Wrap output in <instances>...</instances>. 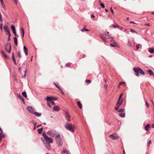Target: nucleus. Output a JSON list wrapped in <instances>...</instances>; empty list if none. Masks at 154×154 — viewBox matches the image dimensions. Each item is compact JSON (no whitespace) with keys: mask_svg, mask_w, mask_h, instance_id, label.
<instances>
[{"mask_svg":"<svg viewBox=\"0 0 154 154\" xmlns=\"http://www.w3.org/2000/svg\"><path fill=\"white\" fill-rule=\"evenodd\" d=\"M42 135L44 137V139L41 138L42 141L43 143L45 144L46 147L49 150H51V147L50 143H52L53 141L51 139L48 137L46 134L45 133L43 132L42 133Z\"/></svg>","mask_w":154,"mask_h":154,"instance_id":"f257e3e1","label":"nucleus"},{"mask_svg":"<svg viewBox=\"0 0 154 154\" xmlns=\"http://www.w3.org/2000/svg\"><path fill=\"white\" fill-rule=\"evenodd\" d=\"M65 128L67 130L72 132H74L76 128V127L74 124L66 122L64 125Z\"/></svg>","mask_w":154,"mask_h":154,"instance_id":"f03ea898","label":"nucleus"},{"mask_svg":"<svg viewBox=\"0 0 154 154\" xmlns=\"http://www.w3.org/2000/svg\"><path fill=\"white\" fill-rule=\"evenodd\" d=\"M133 70L135 72V75L137 76H139V73L143 75H145V73L143 70L141 69L139 67L134 68H133Z\"/></svg>","mask_w":154,"mask_h":154,"instance_id":"7ed1b4c3","label":"nucleus"},{"mask_svg":"<svg viewBox=\"0 0 154 154\" xmlns=\"http://www.w3.org/2000/svg\"><path fill=\"white\" fill-rule=\"evenodd\" d=\"M56 142L57 144L59 146H62V140L60 137V135H57L55 138Z\"/></svg>","mask_w":154,"mask_h":154,"instance_id":"20e7f679","label":"nucleus"},{"mask_svg":"<svg viewBox=\"0 0 154 154\" xmlns=\"http://www.w3.org/2000/svg\"><path fill=\"white\" fill-rule=\"evenodd\" d=\"M47 134L50 135L52 137H56V136L57 135H60L55 131H48L47 132Z\"/></svg>","mask_w":154,"mask_h":154,"instance_id":"39448f33","label":"nucleus"},{"mask_svg":"<svg viewBox=\"0 0 154 154\" xmlns=\"http://www.w3.org/2000/svg\"><path fill=\"white\" fill-rule=\"evenodd\" d=\"M5 49L6 51L10 53L11 51V45L10 43H8L7 45L5 46Z\"/></svg>","mask_w":154,"mask_h":154,"instance_id":"423d86ee","label":"nucleus"},{"mask_svg":"<svg viewBox=\"0 0 154 154\" xmlns=\"http://www.w3.org/2000/svg\"><path fill=\"white\" fill-rule=\"evenodd\" d=\"M109 137L113 140H116L118 138V135L116 134H113L110 135L109 136Z\"/></svg>","mask_w":154,"mask_h":154,"instance_id":"0eeeda50","label":"nucleus"},{"mask_svg":"<svg viewBox=\"0 0 154 154\" xmlns=\"http://www.w3.org/2000/svg\"><path fill=\"white\" fill-rule=\"evenodd\" d=\"M4 29L6 34H8L9 35V37H10L11 36V34L10 33V30L8 27L7 26H5L4 27Z\"/></svg>","mask_w":154,"mask_h":154,"instance_id":"6e6552de","label":"nucleus"},{"mask_svg":"<svg viewBox=\"0 0 154 154\" xmlns=\"http://www.w3.org/2000/svg\"><path fill=\"white\" fill-rule=\"evenodd\" d=\"M65 116L66 119L68 122H70V117L68 112H66L65 114Z\"/></svg>","mask_w":154,"mask_h":154,"instance_id":"1a4fd4ad","label":"nucleus"},{"mask_svg":"<svg viewBox=\"0 0 154 154\" xmlns=\"http://www.w3.org/2000/svg\"><path fill=\"white\" fill-rule=\"evenodd\" d=\"M53 98L52 97H47L46 98V100H47V105L48 106L50 107H51V106L50 104V103L49 102H51L52 100H53Z\"/></svg>","mask_w":154,"mask_h":154,"instance_id":"9d476101","label":"nucleus"},{"mask_svg":"<svg viewBox=\"0 0 154 154\" xmlns=\"http://www.w3.org/2000/svg\"><path fill=\"white\" fill-rule=\"evenodd\" d=\"M26 109L31 113H33L34 112L33 108L31 106H29L27 107Z\"/></svg>","mask_w":154,"mask_h":154,"instance_id":"9b49d317","label":"nucleus"},{"mask_svg":"<svg viewBox=\"0 0 154 154\" xmlns=\"http://www.w3.org/2000/svg\"><path fill=\"white\" fill-rule=\"evenodd\" d=\"M122 103V101H121L120 102L118 101L117 104L116 105V107H115V109L116 110H118L119 107L121 105Z\"/></svg>","mask_w":154,"mask_h":154,"instance_id":"f8f14e48","label":"nucleus"},{"mask_svg":"<svg viewBox=\"0 0 154 154\" xmlns=\"http://www.w3.org/2000/svg\"><path fill=\"white\" fill-rule=\"evenodd\" d=\"M53 110L54 111H58L60 110V108L58 106H55L53 107Z\"/></svg>","mask_w":154,"mask_h":154,"instance_id":"ddd939ff","label":"nucleus"},{"mask_svg":"<svg viewBox=\"0 0 154 154\" xmlns=\"http://www.w3.org/2000/svg\"><path fill=\"white\" fill-rule=\"evenodd\" d=\"M150 128V125L149 124H147L145 127V130L146 131H149Z\"/></svg>","mask_w":154,"mask_h":154,"instance_id":"4468645a","label":"nucleus"},{"mask_svg":"<svg viewBox=\"0 0 154 154\" xmlns=\"http://www.w3.org/2000/svg\"><path fill=\"white\" fill-rule=\"evenodd\" d=\"M61 154H69L68 151L65 148H64Z\"/></svg>","mask_w":154,"mask_h":154,"instance_id":"2eb2a0df","label":"nucleus"},{"mask_svg":"<svg viewBox=\"0 0 154 154\" xmlns=\"http://www.w3.org/2000/svg\"><path fill=\"white\" fill-rule=\"evenodd\" d=\"M24 51L25 52V55H28V49L25 46H23Z\"/></svg>","mask_w":154,"mask_h":154,"instance_id":"dca6fc26","label":"nucleus"},{"mask_svg":"<svg viewBox=\"0 0 154 154\" xmlns=\"http://www.w3.org/2000/svg\"><path fill=\"white\" fill-rule=\"evenodd\" d=\"M146 72L149 74L150 75H152L154 76V73L151 70H147Z\"/></svg>","mask_w":154,"mask_h":154,"instance_id":"f3484780","label":"nucleus"},{"mask_svg":"<svg viewBox=\"0 0 154 154\" xmlns=\"http://www.w3.org/2000/svg\"><path fill=\"white\" fill-rule=\"evenodd\" d=\"M33 114H34L35 116L38 117L42 115L41 113L38 112H34V113Z\"/></svg>","mask_w":154,"mask_h":154,"instance_id":"a211bd4d","label":"nucleus"},{"mask_svg":"<svg viewBox=\"0 0 154 154\" xmlns=\"http://www.w3.org/2000/svg\"><path fill=\"white\" fill-rule=\"evenodd\" d=\"M119 116L121 117H122V118H124L125 117V112H120L119 114Z\"/></svg>","mask_w":154,"mask_h":154,"instance_id":"6ab92c4d","label":"nucleus"},{"mask_svg":"<svg viewBox=\"0 0 154 154\" xmlns=\"http://www.w3.org/2000/svg\"><path fill=\"white\" fill-rule=\"evenodd\" d=\"M5 136L2 133H0V142H1L2 141V138L4 137Z\"/></svg>","mask_w":154,"mask_h":154,"instance_id":"aec40b11","label":"nucleus"},{"mask_svg":"<svg viewBox=\"0 0 154 154\" xmlns=\"http://www.w3.org/2000/svg\"><path fill=\"white\" fill-rule=\"evenodd\" d=\"M14 43L16 46H17V38L16 37H14Z\"/></svg>","mask_w":154,"mask_h":154,"instance_id":"412c9836","label":"nucleus"},{"mask_svg":"<svg viewBox=\"0 0 154 154\" xmlns=\"http://www.w3.org/2000/svg\"><path fill=\"white\" fill-rule=\"evenodd\" d=\"M77 105L80 108V109H82V105L80 103V102L79 101H78L77 102Z\"/></svg>","mask_w":154,"mask_h":154,"instance_id":"4be33fe9","label":"nucleus"},{"mask_svg":"<svg viewBox=\"0 0 154 154\" xmlns=\"http://www.w3.org/2000/svg\"><path fill=\"white\" fill-rule=\"evenodd\" d=\"M43 128H42L38 130V132L39 134H41L42 133Z\"/></svg>","mask_w":154,"mask_h":154,"instance_id":"5701e85b","label":"nucleus"},{"mask_svg":"<svg viewBox=\"0 0 154 154\" xmlns=\"http://www.w3.org/2000/svg\"><path fill=\"white\" fill-rule=\"evenodd\" d=\"M149 51L150 53H153L154 52V49L152 48H150Z\"/></svg>","mask_w":154,"mask_h":154,"instance_id":"b1692460","label":"nucleus"},{"mask_svg":"<svg viewBox=\"0 0 154 154\" xmlns=\"http://www.w3.org/2000/svg\"><path fill=\"white\" fill-rule=\"evenodd\" d=\"M112 26L113 28H120V26L118 25H112Z\"/></svg>","mask_w":154,"mask_h":154,"instance_id":"393cba45","label":"nucleus"},{"mask_svg":"<svg viewBox=\"0 0 154 154\" xmlns=\"http://www.w3.org/2000/svg\"><path fill=\"white\" fill-rule=\"evenodd\" d=\"M110 45L112 47H116L117 46V44L116 42H114L113 44H110Z\"/></svg>","mask_w":154,"mask_h":154,"instance_id":"a878e982","label":"nucleus"},{"mask_svg":"<svg viewBox=\"0 0 154 154\" xmlns=\"http://www.w3.org/2000/svg\"><path fill=\"white\" fill-rule=\"evenodd\" d=\"M54 84L55 85L56 87L59 90H61V88L57 84L55 83H54Z\"/></svg>","mask_w":154,"mask_h":154,"instance_id":"bb28decb","label":"nucleus"},{"mask_svg":"<svg viewBox=\"0 0 154 154\" xmlns=\"http://www.w3.org/2000/svg\"><path fill=\"white\" fill-rule=\"evenodd\" d=\"M122 96H123V94H120V96H119V99H118V101L120 102L121 101V98L122 97ZM121 101H122V100H121Z\"/></svg>","mask_w":154,"mask_h":154,"instance_id":"cd10ccee","label":"nucleus"},{"mask_svg":"<svg viewBox=\"0 0 154 154\" xmlns=\"http://www.w3.org/2000/svg\"><path fill=\"white\" fill-rule=\"evenodd\" d=\"M22 94L24 97L25 98L27 97V95L26 92H23L22 93Z\"/></svg>","mask_w":154,"mask_h":154,"instance_id":"c85d7f7f","label":"nucleus"},{"mask_svg":"<svg viewBox=\"0 0 154 154\" xmlns=\"http://www.w3.org/2000/svg\"><path fill=\"white\" fill-rule=\"evenodd\" d=\"M118 112H124L125 110L123 109H121L118 111Z\"/></svg>","mask_w":154,"mask_h":154,"instance_id":"c756f323","label":"nucleus"},{"mask_svg":"<svg viewBox=\"0 0 154 154\" xmlns=\"http://www.w3.org/2000/svg\"><path fill=\"white\" fill-rule=\"evenodd\" d=\"M1 52H2V54H3V55L6 58H8V56L7 55H6L5 54H4V53L3 51H2Z\"/></svg>","mask_w":154,"mask_h":154,"instance_id":"7c9ffc66","label":"nucleus"},{"mask_svg":"<svg viewBox=\"0 0 154 154\" xmlns=\"http://www.w3.org/2000/svg\"><path fill=\"white\" fill-rule=\"evenodd\" d=\"M12 60L14 61L15 64L16 65V63L14 56L12 57Z\"/></svg>","mask_w":154,"mask_h":154,"instance_id":"2f4dec72","label":"nucleus"},{"mask_svg":"<svg viewBox=\"0 0 154 154\" xmlns=\"http://www.w3.org/2000/svg\"><path fill=\"white\" fill-rule=\"evenodd\" d=\"M130 31L133 33H135L136 34L137 33V32L133 29H130Z\"/></svg>","mask_w":154,"mask_h":154,"instance_id":"473e14b6","label":"nucleus"},{"mask_svg":"<svg viewBox=\"0 0 154 154\" xmlns=\"http://www.w3.org/2000/svg\"><path fill=\"white\" fill-rule=\"evenodd\" d=\"M89 31V30L88 29H85V28H83L81 30V31L82 32H84L85 31Z\"/></svg>","mask_w":154,"mask_h":154,"instance_id":"72a5a7b5","label":"nucleus"},{"mask_svg":"<svg viewBox=\"0 0 154 154\" xmlns=\"http://www.w3.org/2000/svg\"><path fill=\"white\" fill-rule=\"evenodd\" d=\"M17 97L20 99H21L22 98V97L20 94H17Z\"/></svg>","mask_w":154,"mask_h":154,"instance_id":"f704fd0d","label":"nucleus"},{"mask_svg":"<svg viewBox=\"0 0 154 154\" xmlns=\"http://www.w3.org/2000/svg\"><path fill=\"white\" fill-rule=\"evenodd\" d=\"M11 29L13 31H14L15 30V27L14 26H11Z\"/></svg>","mask_w":154,"mask_h":154,"instance_id":"c9c22d12","label":"nucleus"},{"mask_svg":"<svg viewBox=\"0 0 154 154\" xmlns=\"http://www.w3.org/2000/svg\"><path fill=\"white\" fill-rule=\"evenodd\" d=\"M100 5L103 8H105V6L104 4L102 3H100Z\"/></svg>","mask_w":154,"mask_h":154,"instance_id":"e433bc0d","label":"nucleus"},{"mask_svg":"<svg viewBox=\"0 0 154 154\" xmlns=\"http://www.w3.org/2000/svg\"><path fill=\"white\" fill-rule=\"evenodd\" d=\"M70 63H68L66 64V66L67 67H69L70 66Z\"/></svg>","mask_w":154,"mask_h":154,"instance_id":"4c0bfd02","label":"nucleus"},{"mask_svg":"<svg viewBox=\"0 0 154 154\" xmlns=\"http://www.w3.org/2000/svg\"><path fill=\"white\" fill-rule=\"evenodd\" d=\"M17 56L19 58H20L21 57V55L20 54V52H19L17 53Z\"/></svg>","mask_w":154,"mask_h":154,"instance_id":"58836bf2","label":"nucleus"},{"mask_svg":"<svg viewBox=\"0 0 154 154\" xmlns=\"http://www.w3.org/2000/svg\"><path fill=\"white\" fill-rule=\"evenodd\" d=\"M141 45L140 44H138L136 46V48H137V49H138L140 48V46Z\"/></svg>","mask_w":154,"mask_h":154,"instance_id":"ea45409f","label":"nucleus"},{"mask_svg":"<svg viewBox=\"0 0 154 154\" xmlns=\"http://www.w3.org/2000/svg\"><path fill=\"white\" fill-rule=\"evenodd\" d=\"M86 82H87L88 83H90L91 82V81L90 80L87 79L86 80Z\"/></svg>","mask_w":154,"mask_h":154,"instance_id":"a19ab883","label":"nucleus"},{"mask_svg":"<svg viewBox=\"0 0 154 154\" xmlns=\"http://www.w3.org/2000/svg\"><path fill=\"white\" fill-rule=\"evenodd\" d=\"M21 32L22 33V34H24V29L23 28H22L21 29Z\"/></svg>","mask_w":154,"mask_h":154,"instance_id":"79ce46f5","label":"nucleus"},{"mask_svg":"<svg viewBox=\"0 0 154 154\" xmlns=\"http://www.w3.org/2000/svg\"><path fill=\"white\" fill-rule=\"evenodd\" d=\"M127 45H129L131 46V43L129 41H128L127 43Z\"/></svg>","mask_w":154,"mask_h":154,"instance_id":"37998d69","label":"nucleus"},{"mask_svg":"<svg viewBox=\"0 0 154 154\" xmlns=\"http://www.w3.org/2000/svg\"><path fill=\"white\" fill-rule=\"evenodd\" d=\"M101 38L102 39H103V40H105V38L103 35H102L101 36Z\"/></svg>","mask_w":154,"mask_h":154,"instance_id":"c03bdc74","label":"nucleus"},{"mask_svg":"<svg viewBox=\"0 0 154 154\" xmlns=\"http://www.w3.org/2000/svg\"><path fill=\"white\" fill-rule=\"evenodd\" d=\"M151 143V140H149V141L148 144V146H149L150 144Z\"/></svg>","mask_w":154,"mask_h":154,"instance_id":"a18cd8bd","label":"nucleus"},{"mask_svg":"<svg viewBox=\"0 0 154 154\" xmlns=\"http://www.w3.org/2000/svg\"><path fill=\"white\" fill-rule=\"evenodd\" d=\"M110 10H111V12H112V14H114V13L113 11L111 8H110Z\"/></svg>","mask_w":154,"mask_h":154,"instance_id":"49530a36","label":"nucleus"},{"mask_svg":"<svg viewBox=\"0 0 154 154\" xmlns=\"http://www.w3.org/2000/svg\"><path fill=\"white\" fill-rule=\"evenodd\" d=\"M2 6L3 8L5 10H6V8H5V5H2Z\"/></svg>","mask_w":154,"mask_h":154,"instance_id":"de8ad7c7","label":"nucleus"},{"mask_svg":"<svg viewBox=\"0 0 154 154\" xmlns=\"http://www.w3.org/2000/svg\"><path fill=\"white\" fill-rule=\"evenodd\" d=\"M107 86H108V85L107 84H105L104 85V87L105 88H107Z\"/></svg>","mask_w":154,"mask_h":154,"instance_id":"09e8293b","label":"nucleus"},{"mask_svg":"<svg viewBox=\"0 0 154 154\" xmlns=\"http://www.w3.org/2000/svg\"><path fill=\"white\" fill-rule=\"evenodd\" d=\"M145 102H146V105H147V106L148 107H149V105H148V103H147V101H146H146H145Z\"/></svg>","mask_w":154,"mask_h":154,"instance_id":"8fccbe9b","label":"nucleus"},{"mask_svg":"<svg viewBox=\"0 0 154 154\" xmlns=\"http://www.w3.org/2000/svg\"><path fill=\"white\" fill-rule=\"evenodd\" d=\"M109 38H112L111 41L112 42V41L114 42V40L113 39V38L112 37H111V36H110Z\"/></svg>","mask_w":154,"mask_h":154,"instance_id":"3c124183","label":"nucleus"},{"mask_svg":"<svg viewBox=\"0 0 154 154\" xmlns=\"http://www.w3.org/2000/svg\"><path fill=\"white\" fill-rule=\"evenodd\" d=\"M50 103H51L53 105H55V103L53 101H51V102H50Z\"/></svg>","mask_w":154,"mask_h":154,"instance_id":"603ef678","label":"nucleus"},{"mask_svg":"<svg viewBox=\"0 0 154 154\" xmlns=\"http://www.w3.org/2000/svg\"><path fill=\"white\" fill-rule=\"evenodd\" d=\"M15 2V3H16V4L17 5V0H13Z\"/></svg>","mask_w":154,"mask_h":154,"instance_id":"864d4df0","label":"nucleus"},{"mask_svg":"<svg viewBox=\"0 0 154 154\" xmlns=\"http://www.w3.org/2000/svg\"><path fill=\"white\" fill-rule=\"evenodd\" d=\"M61 92V93L62 94H64V93L63 92V91H62V89H61V90H59Z\"/></svg>","mask_w":154,"mask_h":154,"instance_id":"5fc2aeb1","label":"nucleus"},{"mask_svg":"<svg viewBox=\"0 0 154 154\" xmlns=\"http://www.w3.org/2000/svg\"><path fill=\"white\" fill-rule=\"evenodd\" d=\"M122 85V83L120 82L118 85V88H119L120 85Z\"/></svg>","mask_w":154,"mask_h":154,"instance_id":"6e6d98bb","label":"nucleus"},{"mask_svg":"<svg viewBox=\"0 0 154 154\" xmlns=\"http://www.w3.org/2000/svg\"><path fill=\"white\" fill-rule=\"evenodd\" d=\"M1 3L2 5H4V3H3V0H2V1H1Z\"/></svg>","mask_w":154,"mask_h":154,"instance_id":"4d7b16f0","label":"nucleus"},{"mask_svg":"<svg viewBox=\"0 0 154 154\" xmlns=\"http://www.w3.org/2000/svg\"><path fill=\"white\" fill-rule=\"evenodd\" d=\"M1 3L2 5H4V3H3V0H2V1H1Z\"/></svg>","mask_w":154,"mask_h":154,"instance_id":"13d9d810","label":"nucleus"},{"mask_svg":"<svg viewBox=\"0 0 154 154\" xmlns=\"http://www.w3.org/2000/svg\"><path fill=\"white\" fill-rule=\"evenodd\" d=\"M145 26H150V25H149V24H146L145 25Z\"/></svg>","mask_w":154,"mask_h":154,"instance_id":"bf43d9fd","label":"nucleus"},{"mask_svg":"<svg viewBox=\"0 0 154 154\" xmlns=\"http://www.w3.org/2000/svg\"><path fill=\"white\" fill-rule=\"evenodd\" d=\"M23 102H24V100L23 98L21 99Z\"/></svg>","mask_w":154,"mask_h":154,"instance_id":"052dcab7","label":"nucleus"},{"mask_svg":"<svg viewBox=\"0 0 154 154\" xmlns=\"http://www.w3.org/2000/svg\"><path fill=\"white\" fill-rule=\"evenodd\" d=\"M91 18H94V15H92L91 16Z\"/></svg>","mask_w":154,"mask_h":154,"instance_id":"680f3d73","label":"nucleus"},{"mask_svg":"<svg viewBox=\"0 0 154 154\" xmlns=\"http://www.w3.org/2000/svg\"><path fill=\"white\" fill-rule=\"evenodd\" d=\"M121 83H122V84H125V82H121Z\"/></svg>","mask_w":154,"mask_h":154,"instance_id":"e2e57ef3","label":"nucleus"},{"mask_svg":"<svg viewBox=\"0 0 154 154\" xmlns=\"http://www.w3.org/2000/svg\"><path fill=\"white\" fill-rule=\"evenodd\" d=\"M10 40V37H9V36H8V41H9Z\"/></svg>","mask_w":154,"mask_h":154,"instance_id":"0e129e2a","label":"nucleus"},{"mask_svg":"<svg viewBox=\"0 0 154 154\" xmlns=\"http://www.w3.org/2000/svg\"><path fill=\"white\" fill-rule=\"evenodd\" d=\"M123 154H126L125 150L124 149L123 150Z\"/></svg>","mask_w":154,"mask_h":154,"instance_id":"69168bd1","label":"nucleus"},{"mask_svg":"<svg viewBox=\"0 0 154 154\" xmlns=\"http://www.w3.org/2000/svg\"><path fill=\"white\" fill-rule=\"evenodd\" d=\"M33 124L35 126L36 125V123L34 122V123H33Z\"/></svg>","mask_w":154,"mask_h":154,"instance_id":"338daca9","label":"nucleus"},{"mask_svg":"<svg viewBox=\"0 0 154 154\" xmlns=\"http://www.w3.org/2000/svg\"><path fill=\"white\" fill-rule=\"evenodd\" d=\"M152 128H154V124L152 125Z\"/></svg>","mask_w":154,"mask_h":154,"instance_id":"774afa93","label":"nucleus"}]
</instances>
